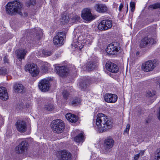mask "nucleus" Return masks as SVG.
<instances>
[{"label": "nucleus", "mask_w": 160, "mask_h": 160, "mask_svg": "<svg viewBox=\"0 0 160 160\" xmlns=\"http://www.w3.org/2000/svg\"><path fill=\"white\" fill-rule=\"evenodd\" d=\"M96 120L97 130L99 132H103L111 129L112 127L111 120L102 113H98Z\"/></svg>", "instance_id": "obj_1"}, {"label": "nucleus", "mask_w": 160, "mask_h": 160, "mask_svg": "<svg viewBox=\"0 0 160 160\" xmlns=\"http://www.w3.org/2000/svg\"><path fill=\"white\" fill-rule=\"evenodd\" d=\"M6 8L7 13L10 15H13L18 13L22 16L26 17L28 15L27 12H24L23 14L22 13V4L17 1L8 2L6 6Z\"/></svg>", "instance_id": "obj_2"}, {"label": "nucleus", "mask_w": 160, "mask_h": 160, "mask_svg": "<svg viewBox=\"0 0 160 160\" xmlns=\"http://www.w3.org/2000/svg\"><path fill=\"white\" fill-rule=\"evenodd\" d=\"M65 125L63 121L59 119L53 120L51 124V128L55 133H59L63 131Z\"/></svg>", "instance_id": "obj_3"}, {"label": "nucleus", "mask_w": 160, "mask_h": 160, "mask_svg": "<svg viewBox=\"0 0 160 160\" xmlns=\"http://www.w3.org/2000/svg\"><path fill=\"white\" fill-rule=\"evenodd\" d=\"M25 68V70L28 71L33 76H37L39 72V69L33 63L26 65Z\"/></svg>", "instance_id": "obj_4"}, {"label": "nucleus", "mask_w": 160, "mask_h": 160, "mask_svg": "<svg viewBox=\"0 0 160 160\" xmlns=\"http://www.w3.org/2000/svg\"><path fill=\"white\" fill-rule=\"evenodd\" d=\"M120 48L119 43L113 42L108 45L106 51L108 54L114 55L118 52Z\"/></svg>", "instance_id": "obj_5"}, {"label": "nucleus", "mask_w": 160, "mask_h": 160, "mask_svg": "<svg viewBox=\"0 0 160 160\" xmlns=\"http://www.w3.org/2000/svg\"><path fill=\"white\" fill-rule=\"evenodd\" d=\"M112 26V22L110 20H102L98 26L99 30H106L110 28Z\"/></svg>", "instance_id": "obj_6"}, {"label": "nucleus", "mask_w": 160, "mask_h": 160, "mask_svg": "<svg viewBox=\"0 0 160 160\" xmlns=\"http://www.w3.org/2000/svg\"><path fill=\"white\" fill-rule=\"evenodd\" d=\"M65 34L63 32H59L53 38V42L55 45L61 46L63 44V41L65 38Z\"/></svg>", "instance_id": "obj_7"}, {"label": "nucleus", "mask_w": 160, "mask_h": 160, "mask_svg": "<svg viewBox=\"0 0 160 160\" xmlns=\"http://www.w3.org/2000/svg\"><path fill=\"white\" fill-rule=\"evenodd\" d=\"M28 146V142L26 140L23 141L15 148V150L18 153H22L27 150Z\"/></svg>", "instance_id": "obj_8"}, {"label": "nucleus", "mask_w": 160, "mask_h": 160, "mask_svg": "<svg viewBox=\"0 0 160 160\" xmlns=\"http://www.w3.org/2000/svg\"><path fill=\"white\" fill-rule=\"evenodd\" d=\"M15 125L17 130L19 132L24 133L27 129V125L25 121L22 120H18L16 122Z\"/></svg>", "instance_id": "obj_9"}, {"label": "nucleus", "mask_w": 160, "mask_h": 160, "mask_svg": "<svg viewBox=\"0 0 160 160\" xmlns=\"http://www.w3.org/2000/svg\"><path fill=\"white\" fill-rule=\"evenodd\" d=\"M81 17L87 21H90L95 19V17L92 14L90 10L88 8H85L82 11Z\"/></svg>", "instance_id": "obj_10"}, {"label": "nucleus", "mask_w": 160, "mask_h": 160, "mask_svg": "<svg viewBox=\"0 0 160 160\" xmlns=\"http://www.w3.org/2000/svg\"><path fill=\"white\" fill-rule=\"evenodd\" d=\"M156 67V64L151 60L148 61L143 64L142 68L146 72H148L152 71Z\"/></svg>", "instance_id": "obj_11"}, {"label": "nucleus", "mask_w": 160, "mask_h": 160, "mask_svg": "<svg viewBox=\"0 0 160 160\" xmlns=\"http://www.w3.org/2000/svg\"><path fill=\"white\" fill-rule=\"evenodd\" d=\"M55 69L57 73L60 76L65 77L68 74V69L65 66H56Z\"/></svg>", "instance_id": "obj_12"}, {"label": "nucleus", "mask_w": 160, "mask_h": 160, "mask_svg": "<svg viewBox=\"0 0 160 160\" xmlns=\"http://www.w3.org/2000/svg\"><path fill=\"white\" fill-rule=\"evenodd\" d=\"M38 87L42 91L46 92L48 91L50 87L49 81L45 79L41 80L39 83Z\"/></svg>", "instance_id": "obj_13"}, {"label": "nucleus", "mask_w": 160, "mask_h": 160, "mask_svg": "<svg viewBox=\"0 0 160 160\" xmlns=\"http://www.w3.org/2000/svg\"><path fill=\"white\" fill-rule=\"evenodd\" d=\"M156 43V41L153 38L145 37L142 39L140 42V46L143 48L147 46L149 43L153 44Z\"/></svg>", "instance_id": "obj_14"}, {"label": "nucleus", "mask_w": 160, "mask_h": 160, "mask_svg": "<svg viewBox=\"0 0 160 160\" xmlns=\"http://www.w3.org/2000/svg\"><path fill=\"white\" fill-rule=\"evenodd\" d=\"M106 67L108 71L112 73H117L119 70L118 67L116 64L111 62L107 63Z\"/></svg>", "instance_id": "obj_15"}, {"label": "nucleus", "mask_w": 160, "mask_h": 160, "mask_svg": "<svg viewBox=\"0 0 160 160\" xmlns=\"http://www.w3.org/2000/svg\"><path fill=\"white\" fill-rule=\"evenodd\" d=\"M104 98L106 102L113 103L117 101L118 97L114 94L107 93L105 95Z\"/></svg>", "instance_id": "obj_16"}, {"label": "nucleus", "mask_w": 160, "mask_h": 160, "mask_svg": "<svg viewBox=\"0 0 160 160\" xmlns=\"http://www.w3.org/2000/svg\"><path fill=\"white\" fill-rule=\"evenodd\" d=\"M94 8L96 11L100 13H105L108 10V8L105 4L101 3L96 4Z\"/></svg>", "instance_id": "obj_17"}, {"label": "nucleus", "mask_w": 160, "mask_h": 160, "mask_svg": "<svg viewBox=\"0 0 160 160\" xmlns=\"http://www.w3.org/2000/svg\"><path fill=\"white\" fill-rule=\"evenodd\" d=\"M114 144V141L111 137H108L104 141L103 146L106 150H108L112 148Z\"/></svg>", "instance_id": "obj_18"}, {"label": "nucleus", "mask_w": 160, "mask_h": 160, "mask_svg": "<svg viewBox=\"0 0 160 160\" xmlns=\"http://www.w3.org/2000/svg\"><path fill=\"white\" fill-rule=\"evenodd\" d=\"M8 98L6 88L3 87H0V98L3 100H6Z\"/></svg>", "instance_id": "obj_19"}, {"label": "nucleus", "mask_w": 160, "mask_h": 160, "mask_svg": "<svg viewBox=\"0 0 160 160\" xmlns=\"http://www.w3.org/2000/svg\"><path fill=\"white\" fill-rule=\"evenodd\" d=\"M62 160H70L72 155L70 152L66 150H63L60 151Z\"/></svg>", "instance_id": "obj_20"}, {"label": "nucleus", "mask_w": 160, "mask_h": 160, "mask_svg": "<svg viewBox=\"0 0 160 160\" xmlns=\"http://www.w3.org/2000/svg\"><path fill=\"white\" fill-rule=\"evenodd\" d=\"M27 52V51L23 49H19L17 51L16 54L20 61H21L22 59H24Z\"/></svg>", "instance_id": "obj_21"}, {"label": "nucleus", "mask_w": 160, "mask_h": 160, "mask_svg": "<svg viewBox=\"0 0 160 160\" xmlns=\"http://www.w3.org/2000/svg\"><path fill=\"white\" fill-rule=\"evenodd\" d=\"M65 117L68 121L72 123L76 122L78 120V118L76 115L71 113L67 114Z\"/></svg>", "instance_id": "obj_22"}, {"label": "nucleus", "mask_w": 160, "mask_h": 160, "mask_svg": "<svg viewBox=\"0 0 160 160\" xmlns=\"http://www.w3.org/2000/svg\"><path fill=\"white\" fill-rule=\"evenodd\" d=\"M13 88L14 90L16 92L18 93H21L22 92L24 89V86L23 85L19 83H16L15 84Z\"/></svg>", "instance_id": "obj_23"}, {"label": "nucleus", "mask_w": 160, "mask_h": 160, "mask_svg": "<svg viewBox=\"0 0 160 160\" xmlns=\"http://www.w3.org/2000/svg\"><path fill=\"white\" fill-rule=\"evenodd\" d=\"M89 80L86 79L84 80L82 82H81L80 84V88L81 90H85L87 88V86L89 83Z\"/></svg>", "instance_id": "obj_24"}, {"label": "nucleus", "mask_w": 160, "mask_h": 160, "mask_svg": "<svg viewBox=\"0 0 160 160\" xmlns=\"http://www.w3.org/2000/svg\"><path fill=\"white\" fill-rule=\"evenodd\" d=\"M97 64L95 62L90 61L87 63V69L88 71H91L96 68Z\"/></svg>", "instance_id": "obj_25"}, {"label": "nucleus", "mask_w": 160, "mask_h": 160, "mask_svg": "<svg viewBox=\"0 0 160 160\" xmlns=\"http://www.w3.org/2000/svg\"><path fill=\"white\" fill-rule=\"evenodd\" d=\"M74 141L77 142H83L84 140L83 133L81 132L78 135L75 137L74 138Z\"/></svg>", "instance_id": "obj_26"}, {"label": "nucleus", "mask_w": 160, "mask_h": 160, "mask_svg": "<svg viewBox=\"0 0 160 160\" xmlns=\"http://www.w3.org/2000/svg\"><path fill=\"white\" fill-rule=\"evenodd\" d=\"M44 109L48 111H52L54 109V105L51 103H47L45 105Z\"/></svg>", "instance_id": "obj_27"}, {"label": "nucleus", "mask_w": 160, "mask_h": 160, "mask_svg": "<svg viewBox=\"0 0 160 160\" xmlns=\"http://www.w3.org/2000/svg\"><path fill=\"white\" fill-rule=\"evenodd\" d=\"M37 31L36 32V37L38 40H40L42 38V30L39 28H37Z\"/></svg>", "instance_id": "obj_28"}, {"label": "nucleus", "mask_w": 160, "mask_h": 160, "mask_svg": "<svg viewBox=\"0 0 160 160\" xmlns=\"http://www.w3.org/2000/svg\"><path fill=\"white\" fill-rule=\"evenodd\" d=\"M81 102L79 98H75L73 99L71 101V104L73 106H77L80 104Z\"/></svg>", "instance_id": "obj_29"}, {"label": "nucleus", "mask_w": 160, "mask_h": 160, "mask_svg": "<svg viewBox=\"0 0 160 160\" xmlns=\"http://www.w3.org/2000/svg\"><path fill=\"white\" fill-rule=\"evenodd\" d=\"M48 63L46 62L41 66V71L43 73H46L48 71Z\"/></svg>", "instance_id": "obj_30"}, {"label": "nucleus", "mask_w": 160, "mask_h": 160, "mask_svg": "<svg viewBox=\"0 0 160 160\" xmlns=\"http://www.w3.org/2000/svg\"><path fill=\"white\" fill-rule=\"evenodd\" d=\"M42 53L45 57H46L52 55L53 53V51L52 50H44L42 51Z\"/></svg>", "instance_id": "obj_31"}, {"label": "nucleus", "mask_w": 160, "mask_h": 160, "mask_svg": "<svg viewBox=\"0 0 160 160\" xmlns=\"http://www.w3.org/2000/svg\"><path fill=\"white\" fill-rule=\"evenodd\" d=\"M155 160H160V148L157 149L154 154Z\"/></svg>", "instance_id": "obj_32"}, {"label": "nucleus", "mask_w": 160, "mask_h": 160, "mask_svg": "<svg viewBox=\"0 0 160 160\" xmlns=\"http://www.w3.org/2000/svg\"><path fill=\"white\" fill-rule=\"evenodd\" d=\"M70 20V18L68 15H63L62 18L61 22H63V23H65L68 22Z\"/></svg>", "instance_id": "obj_33"}, {"label": "nucleus", "mask_w": 160, "mask_h": 160, "mask_svg": "<svg viewBox=\"0 0 160 160\" xmlns=\"http://www.w3.org/2000/svg\"><path fill=\"white\" fill-rule=\"evenodd\" d=\"M144 150H140L139 153L136 154L134 156V159L135 160H138L139 157L143 155L144 153Z\"/></svg>", "instance_id": "obj_34"}, {"label": "nucleus", "mask_w": 160, "mask_h": 160, "mask_svg": "<svg viewBox=\"0 0 160 160\" xmlns=\"http://www.w3.org/2000/svg\"><path fill=\"white\" fill-rule=\"evenodd\" d=\"M149 8L156 9L160 8V3H156L150 5L149 7Z\"/></svg>", "instance_id": "obj_35"}, {"label": "nucleus", "mask_w": 160, "mask_h": 160, "mask_svg": "<svg viewBox=\"0 0 160 160\" xmlns=\"http://www.w3.org/2000/svg\"><path fill=\"white\" fill-rule=\"evenodd\" d=\"M35 0H29L26 2V5L27 7L31 5H34L36 4Z\"/></svg>", "instance_id": "obj_36"}, {"label": "nucleus", "mask_w": 160, "mask_h": 160, "mask_svg": "<svg viewBox=\"0 0 160 160\" xmlns=\"http://www.w3.org/2000/svg\"><path fill=\"white\" fill-rule=\"evenodd\" d=\"M8 72V70L5 68H1L0 69V74L5 75Z\"/></svg>", "instance_id": "obj_37"}, {"label": "nucleus", "mask_w": 160, "mask_h": 160, "mask_svg": "<svg viewBox=\"0 0 160 160\" xmlns=\"http://www.w3.org/2000/svg\"><path fill=\"white\" fill-rule=\"evenodd\" d=\"M135 8V3L134 2H131L130 3V8L131 11L133 12L134 11Z\"/></svg>", "instance_id": "obj_38"}, {"label": "nucleus", "mask_w": 160, "mask_h": 160, "mask_svg": "<svg viewBox=\"0 0 160 160\" xmlns=\"http://www.w3.org/2000/svg\"><path fill=\"white\" fill-rule=\"evenodd\" d=\"M62 94L64 98L67 99L68 98V97L69 95V92L66 90H64L63 91Z\"/></svg>", "instance_id": "obj_39"}, {"label": "nucleus", "mask_w": 160, "mask_h": 160, "mask_svg": "<svg viewBox=\"0 0 160 160\" xmlns=\"http://www.w3.org/2000/svg\"><path fill=\"white\" fill-rule=\"evenodd\" d=\"M155 94V91H148L147 92V96L148 97H152Z\"/></svg>", "instance_id": "obj_40"}, {"label": "nucleus", "mask_w": 160, "mask_h": 160, "mask_svg": "<svg viewBox=\"0 0 160 160\" xmlns=\"http://www.w3.org/2000/svg\"><path fill=\"white\" fill-rule=\"evenodd\" d=\"M130 126L129 124H127L126 126V128L125 130H124V133H128L130 129Z\"/></svg>", "instance_id": "obj_41"}, {"label": "nucleus", "mask_w": 160, "mask_h": 160, "mask_svg": "<svg viewBox=\"0 0 160 160\" xmlns=\"http://www.w3.org/2000/svg\"><path fill=\"white\" fill-rule=\"evenodd\" d=\"M8 56H6L4 57L3 60L4 63H8L9 62V60L8 59Z\"/></svg>", "instance_id": "obj_42"}, {"label": "nucleus", "mask_w": 160, "mask_h": 160, "mask_svg": "<svg viewBox=\"0 0 160 160\" xmlns=\"http://www.w3.org/2000/svg\"><path fill=\"white\" fill-rule=\"evenodd\" d=\"M123 4L122 3H121L120 4V5L119 6V11H121L123 7Z\"/></svg>", "instance_id": "obj_43"}, {"label": "nucleus", "mask_w": 160, "mask_h": 160, "mask_svg": "<svg viewBox=\"0 0 160 160\" xmlns=\"http://www.w3.org/2000/svg\"><path fill=\"white\" fill-rule=\"evenodd\" d=\"M78 45L77 44L76 45L78 47H79V50H81V49L83 48V45H82L81 46H78V45H79V42H78Z\"/></svg>", "instance_id": "obj_44"}, {"label": "nucleus", "mask_w": 160, "mask_h": 160, "mask_svg": "<svg viewBox=\"0 0 160 160\" xmlns=\"http://www.w3.org/2000/svg\"><path fill=\"white\" fill-rule=\"evenodd\" d=\"M75 17L77 18V19L78 20L80 19V18L77 15H76Z\"/></svg>", "instance_id": "obj_45"}, {"label": "nucleus", "mask_w": 160, "mask_h": 160, "mask_svg": "<svg viewBox=\"0 0 160 160\" xmlns=\"http://www.w3.org/2000/svg\"><path fill=\"white\" fill-rule=\"evenodd\" d=\"M158 85L159 88V89L160 90V80H158Z\"/></svg>", "instance_id": "obj_46"}, {"label": "nucleus", "mask_w": 160, "mask_h": 160, "mask_svg": "<svg viewBox=\"0 0 160 160\" xmlns=\"http://www.w3.org/2000/svg\"><path fill=\"white\" fill-rule=\"evenodd\" d=\"M139 54V52H137V53H136V55H138Z\"/></svg>", "instance_id": "obj_47"}, {"label": "nucleus", "mask_w": 160, "mask_h": 160, "mask_svg": "<svg viewBox=\"0 0 160 160\" xmlns=\"http://www.w3.org/2000/svg\"><path fill=\"white\" fill-rule=\"evenodd\" d=\"M128 11V6L127 5V12Z\"/></svg>", "instance_id": "obj_48"}]
</instances>
